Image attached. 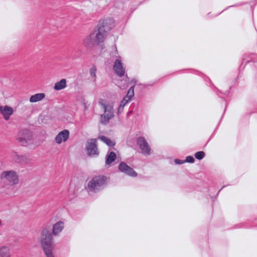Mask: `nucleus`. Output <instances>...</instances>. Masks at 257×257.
I'll return each mask as SVG.
<instances>
[{
  "label": "nucleus",
  "instance_id": "1",
  "mask_svg": "<svg viewBox=\"0 0 257 257\" xmlns=\"http://www.w3.org/2000/svg\"><path fill=\"white\" fill-rule=\"evenodd\" d=\"M53 235L51 231L47 228H44L41 232L40 244L47 257L54 256L52 251L54 248Z\"/></svg>",
  "mask_w": 257,
  "mask_h": 257
},
{
  "label": "nucleus",
  "instance_id": "2",
  "mask_svg": "<svg viewBox=\"0 0 257 257\" xmlns=\"http://www.w3.org/2000/svg\"><path fill=\"white\" fill-rule=\"evenodd\" d=\"M107 184V177L98 175L93 177L88 182L85 189L88 191L97 193L103 189Z\"/></svg>",
  "mask_w": 257,
  "mask_h": 257
},
{
  "label": "nucleus",
  "instance_id": "3",
  "mask_svg": "<svg viewBox=\"0 0 257 257\" xmlns=\"http://www.w3.org/2000/svg\"><path fill=\"white\" fill-rule=\"evenodd\" d=\"M103 100H99V104L103 108L104 113L100 115V122L101 123L106 125L109 120L112 118L114 115L113 105L112 104H105L103 102Z\"/></svg>",
  "mask_w": 257,
  "mask_h": 257
},
{
  "label": "nucleus",
  "instance_id": "4",
  "mask_svg": "<svg viewBox=\"0 0 257 257\" xmlns=\"http://www.w3.org/2000/svg\"><path fill=\"white\" fill-rule=\"evenodd\" d=\"M114 26V21L112 18H107L99 21L97 25L98 29L96 30L100 34L103 35L105 39L107 34Z\"/></svg>",
  "mask_w": 257,
  "mask_h": 257
},
{
  "label": "nucleus",
  "instance_id": "5",
  "mask_svg": "<svg viewBox=\"0 0 257 257\" xmlns=\"http://www.w3.org/2000/svg\"><path fill=\"white\" fill-rule=\"evenodd\" d=\"M0 179L3 182L8 183L11 186L18 184L19 181L18 173L12 170L2 172L0 174Z\"/></svg>",
  "mask_w": 257,
  "mask_h": 257
},
{
  "label": "nucleus",
  "instance_id": "6",
  "mask_svg": "<svg viewBox=\"0 0 257 257\" xmlns=\"http://www.w3.org/2000/svg\"><path fill=\"white\" fill-rule=\"evenodd\" d=\"M104 40L103 35L95 31L86 37L84 40V44L88 48H92L103 42Z\"/></svg>",
  "mask_w": 257,
  "mask_h": 257
},
{
  "label": "nucleus",
  "instance_id": "7",
  "mask_svg": "<svg viewBox=\"0 0 257 257\" xmlns=\"http://www.w3.org/2000/svg\"><path fill=\"white\" fill-rule=\"evenodd\" d=\"M16 140L17 143L23 146H26L32 143V134L28 129H23L19 131Z\"/></svg>",
  "mask_w": 257,
  "mask_h": 257
},
{
  "label": "nucleus",
  "instance_id": "8",
  "mask_svg": "<svg viewBox=\"0 0 257 257\" xmlns=\"http://www.w3.org/2000/svg\"><path fill=\"white\" fill-rule=\"evenodd\" d=\"M87 155L91 157H96L99 155V152L97 148V141L95 139H89L86 145Z\"/></svg>",
  "mask_w": 257,
  "mask_h": 257
},
{
  "label": "nucleus",
  "instance_id": "9",
  "mask_svg": "<svg viewBox=\"0 0 257 257\" xmlns=\"http://www.w3.org/2000/svg\"><path fill=\"white\" fill-rule=\"evenodd\" d=\"M137 143L139 146L142 154L145 156H149L151 154V147L145 138L138 137L137 139Z\"/></svg>",
  "mask_w": 257,
  "mask_h": 257
},
{
  "label": "nucleus",
  "instance_id": "10",
  "mask_svg": "<svg viewBox=\"0 0 257 257\" xmlns=\"http://www.w3.org/2000/svg\"><path fill=\"white\" fill-rule=\"evenodd\" d=\"M118 169L120 172L129 176L133 177L137 176V172L123 162H121L119 163L118 166Z\"/></svg>",
  "mask_w": 257,
  "mask_h": 257
},
{
  "label": "nucleus",
  "instance_id": "11",
  "mask_svg": "<svg viewBox=\"0 0 257 257\" xmlns=\"http://www.w3.org/2000/svg\"><path fill=\"white\" fill-rule=\"evenodd\" d=\"M113 69L114 72L118 76L122 77L124 76L125 73V68L123 66L120 56H118V58L115 60L113 66Z\"/></svg>",
  "mask_w": 257,
  "mask_h": 257
},
{
  "label": "nucleus",
  "instance_id": "12",
  "mask_svg": "<svg viewBox=\"0 0 257 257\" xmlns=\"http://www.w3.org/2000/svg\"><path fill=\"white\" fill-rule=\"evenodd\" d=\"M0 113L6 120H8L14 113V109L9 106H0Z\"/></svg>",
  "mask_w": 257,
  "mask_h": 257
},
{
  "label": "nucleus",
  "instance_id": "13",
  "mask_svg": "<svg viewBox=\"0 0 257 257\" xmlns=\"http://www.w3.org/2000/svg\"><path fill=\"white\" fill-rule=\"evenodd\" d=\"M69 131L67 130H64L59 133V134L56 136L55 140L57 144H60L62 142H66L69 139Z\"/></svg>",
  "mask_w": 257,
  "mask_h": 257
},
{
  "label": "nucleus",
  "instance_id": "14",
  "mask_svg": "<svg viewBox=\"0 0 257 257\" xmlns=\"http://www.w3.org/2000/svg\"><path fill=\"white\" fill-rule=\"evenodd\" d=\"M64 229V223L62 221H58L55 223L53 226L52 232H51L53 235H58Z\"/></svg>",
  "mask_w": 257,
  "mask_h": 257
},
{
  "label": "nucleus",
  "instance_id": "15",
  "mask_svg": "<svg viewBox=\"0 0 257 257\" xmlns=\"http://www.w3.org/2000/svg\"><path fill=\"white\" fill-rule=\"evenodd\" d=\"M45 97V94L43 93H37L32 95L29 99L30 102L34 103L40 101L43 99Z\"/></svg>",
  "mask_w": 257,
  "mask_h": 257
},
{
  "label": "nucleus",
  "instance_id": "16",
  "mask_svg": "<svg viewBox=\"0 0 257 257\" xmlns=\"http://www.w3.org/2000/svg\"><path fill=\"white\" fill-rule=\"evenodd\" d=\"M16 158L15 159V161L18 163H20L21 164H28L30 161V159L27 155H16Z\"/></svg>",
  "mask_w": 257,
  "mask_h": 257
},
{
  "label": "nucleus",
  "instance_id": "17",
  "mask_svg": "<svg viewBox=\"0 0 257 257\" xmlns=\"http://www.w3.org/2000/svg\"><path fill=\"white\" fill-rule=\"evenodd\" d=\"M66 87V80L65 79H62L60 81L57 82L55 84L54 89L56 90H60Z\"/></svg>",
  "mask_w": 257,
  "mask_h": 257
},
{
  "label": "nucleus",
  "instance_id": "18",
  "mask_svg": "<svg viewBox=\"0 0 257 257\" xmlns=\"http://www.w3.org/2000/svg\"><path fill=\"white\" fill-rule=\"evenodd\" d=\"M116 158V154L113 152L108 153L106 156V165H110Z\"/></svg>",
  "mask_w": 257,
  "mask_h": 257
},
{
  "label": "nucleus",
  "instance_id": "19",
  "mask_svg": "<svg viewBox=\"0 0 257 257\" xmlns=\"http://www.w3.org/2000/svg\"><path fill=\"white\" fill-rule=\"evenodd\" d=\"M98 139L101 140L107 146L112 147L115 145V143L111 141L109 138L104 136H99Z\"/></svg>",
  "mask_w": 257,
  "mask_h": 257
},
{
  "label": "nucleus",
  "instance_id": "20",
  "mask_svg": "<svg viewBox=\"0 0 257 257\" xmlns=\"http://www.w3.org/2000/svg\"><path fill=\"white\" fill-rule=\"evenodd\" d=\"M0 257H10L9 249L7 247L0 248Z\"/></svg>",
  "mask_w": 257,
  "mask_h": 257
},
{
  "label": "nucleus",
  "instance_id": "21",
  "mask_svg": "<svg viewBox=\"0 0 257 257\" xmlns=\"http://www.w3.org/2000/svg\"><path fill=\"white\" fill-rule=\"evenodd\" d=\"M134 95V85H133L131 87V88L127 91V93L125 96H127V98H130V100L132 99V98Z\"/></svg>",
  "mask_w": 257,
  "mask_h": 257
},
{
  "label": "nucleus",
  "instance_id": "22",
  "mask_svg": "<svg viewBox=\"0 0 257 257\" xmlns=\"http://www.w3.org/2000/svg\"><path fill=\"white\" fill-rule=\"evenodd\" d=\"M205 154L204 152L199 151L195 154L194 156L197 159L200 160H202L205 157Z\"/></svg>",
  "mask_w": 257,
  "mask_h": 257
},
{
  "label": "nucleus",
  "instance_id": "23",
  "mask_svg": "<svg viewBox=\"0 0 257 257\" xmlns=\"http://www.w3.org/2000/svg\"><path fill=\"white\" fill-rule=\"evenodd\" d=\"M97 69L95 66H93L90 69V76L94 79V81H95L96 80V72Z\"/></svg>",
  "mask_w": 257,
  "mask_h": 257
},
{
  "label": "nucleus",
  "instance_id": "24",
  "mask_svg": "<svg viewBox=\"0 0 257 257\" xmlns=\"http://www.w3.org/2000/svg\"><path fill=\"white\" fill-rule=\"evenodd\" d=\"M127 96H124L120 101V105L124 107V106L131 101L130 98H127Z\"/></svg>",
  "mask_w": 257,
  "mask_h": 257
},
{
  "label": "nucleus",
  "instance_id": "25",
  "mask_svg": "<svg viewBox=\"0 0 257 257\" xmlns=\"http://www.w3.org/2000/svg\"><path fill=\"white\" fill-rule=\"evenodd\" d=\"M194 161H195L194 158L193 157L190 156L186 157V160H185V162L190 163H193L194 162Z\"/></svg>",
  "mask_w": 257,
  "mask_h": 257
},
{
  "label": "nucleus",
  "instance_id": "26",
  "mask_svg": "<svg viewBox=\"0 0 257 257\" xmlns=\"http://www.w3.org/2000/svg\"><path fill=\"white\" fill-rule=\"evenodd\" d=\"M124 106L119 104L117 109V114L121 113L123 110Z\"/></svg>",
  "mask_w": 257,
  "mask_h": 257
},
{
  "label": "nucleus",
  "instance_id": "27",
  "mask_svg": "<svg viewBox=\"0 0 257 257\" xmlns=\"http://www.w3.org/2000/svg\"><path fill=\"white\" fill-rule=\"evenodd\" d=\"M174 162L176 164H179V165L182 164L183 163H185V160L183 161V160H181L177 159H175Z\"/></svg>",
  "mask_w": 257,
  "mask_h": 257
},
{
  "label": "nucleus",
  "instance_id": "28",
  "mask_svg": "<svg viewBox=\"0 0 257 257\" xmlns=\"http://www.w3.org/2000/svg\"><path fill=\"white\" fill-rule=\"evenodd\" d=\"M136 82H137V80L135 78L133 79L131 81V84H133V85H134V86H135V84L136 83Z\"/></svg>",
  "mask_w": 257,
  "mask_h": 257
},
{
  "label": "nucleus",
  "instance_id": "29",
  "mask_svg": "<svg viewBox=\"0 0 257 257\" xmlns=\"http://www.w3.org/2000/svg\"><path fill=\"white\" fill-rule=\"evenodd\" d=\"M251 61L255 62L254 58L253 57H251Z\"/></svg>",
  "mask_w": 257,
  "mask_h": 257
},
{
  "label": "nucleus",
  "instance_id": "30",
  "mask_svg": "<svg viewBox=\"0 0 257 257\" xmlns=\"http://www.w3.org/2000/svg\"><path fill=\"white\" fill-rule=\"evenodd\" d=\"M223 187H224V186H223V187L221 188V189L219 190V191H218V193H219V192L220 191V190H221Z\"/></svg>",
  "mask_w": 257,
  "mask_h": 257
}]
</instances>
